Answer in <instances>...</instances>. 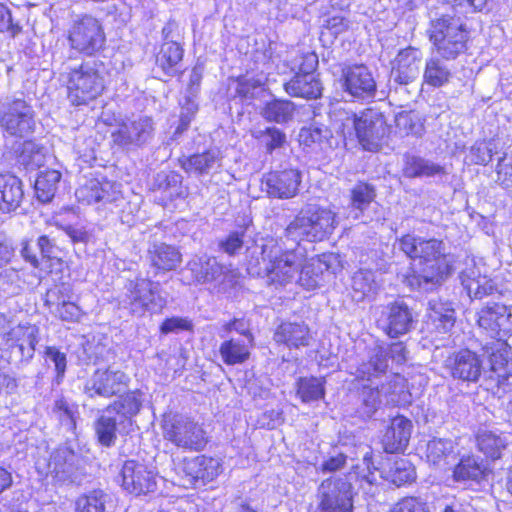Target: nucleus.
<instances>
[{"instance_id": "nucleus-59", "label": "nucleus", "mask_w": 512, "mask_h": 512, "mask_svg": "<svg viewBox=\"0 0 512 512\" xmlns=\"http://www.w3.org/2000/svg\"><path fill=\"white\" fill-rule=\"evenodd\" d=\"M199 461V481L203 484L212 481L222 471V466L218 459L205 455L198 456Z\"/></svg>"}, {"instance_id": "nucleus-12", "label": "nucleus", "mask_w": 512, "mask_h": 512, "mask_svg": "<svg viewBox=\"0 0 512 512\" xmlns=\"http://www.w3.org/2000/svg\"><path fill=\"white\" fill-rule=\"evenodd\" d=\"M319 512H352V484L342 477H330L321 482L317 489Z\"/></svg>"}, {"instance_id": "nucleus-8", "label": "nucleus", "mask_w": 512, "mask_h": 512, "mask_svg": "<svg viewBox=\"0 0 512 512\" xmlns=\"http://www.w3.org/2000/svg\"><path fill=\"white\" fill-rule=\"evenodd\" d=\"M103 64L86 62L69 73L68 98L75 106L96 99L104 90Z\"/></svg>"}, {"instance_id": "nucleus-10", "label": "nucleus", "mask_w": 512, "mask_h": 512, "mask_svg": "<svg viewBox=\"0 0 512 512\" xmlns=\"http://www.w3.org/2000/svg\"><path fill=\"white\" fill-rule=\"evenodd\" d=\"M35 111L21 97H6L0 100V127L9 135L24 138L34 132Z\"/></svg>"}, {"instance_id": "nucleus-19", "label": "nucleus", "mask_w": 512, "mask_h": 512, "mask_svg": "<svg viewBox=\"0 0 512 512\" xmlns=\"http://www.w3.org/2000/svg\"><path fill=\"white\" fill-rule=\"evenodd\" d=\"M122 487L135 495L154 492L157 486L155 473L135 460H127L122 466Z\"/></svg>"}, {"instance_id": "nucleus-58", "label": "nucleus", "mask_w": 512, "mask_h": 512, "mask_svg": "<svg viewBox=\"0 0 512 512\" xmlns=\"http://www.w3.org/2000/svg\"><path fill=\"white\" fill-rule=\"evenodd\" d=\"M462 285L470 298L482 299L484 296L491 295L494 286L486 277L481 278H462Z\"/></svg>"}, {"instance_id": "nucleus-5", "label": "nucleus", "mask_w": 512, "mask_h": 512, "mask_svg": "<svg viewBox=\"0 0 512 512\" xmlns=\"http://www.w3.org/2000/svg\"><path fill=\"white\" fill-rule=\"evenodd\" d=\"M159 286L158 282L148 278L130 280L118 297L119 306L137 317H143L146 313H159L166 305Z\"/></svg>"}, {"instance_id": "nucleus-11", "label": "nucleus", "mask_w": 512, "mask_h": 512, "mask_svg": "<svg viewBox=\"0 0 512 512\" xmlns=\"http://www.w3.org/2000/svg\"><path fill=\"white\" fill-rule=\"evenodd\" d=\"M36 466L58 484L79 483L84 475L81 456L66 445L55 449L47 463L38 461Z\"/></svg>"}, {"instance_id": "nucleus-60", "label": "nucleus", "mask_w": 512, "mask_h": 512, "mask_svg": "<svg viewBox=\"0 0 512 512\" xmlns=\"http://www.w3.org/2000/svg\"><path fill=\"white\" fill-rule=\"evenodd\" d=\"M55 315L61 319L62 321L66 322H79L83 316L82 309L73 301H67L65 302H57L55 304Z\"/></svg>"}, {"instance_id": "nucleus-2", "label": "nucleus", "mask_w": 512, "mask_h": 512, "mask_svg": "<svg viewBox=\"0 0 512 512\" xmlns=\"http://www.w3.org/2000/svg\"><path fill=\"white\" fill-rule=\"evenodd\" d=\"M270 239L261 247L262 264L258 259L249 261L251 274L264 275L267 283L275 287H285L293 283L305 262L306 249L299 242L288 244L287 240Z\"/></svg>"}, {"instance_id": "nucleus-38", "label": "nucleus", "mask_w": 512, "mask_h": 512, "mask_svg": "<svg viewBox=\"0 0 512 512\" xmlns=\"http://www.w3.org/2000/svg\"><path fill=\"white\" fill-rule=\"evenodd\" d=\"M509 436L505 433L496 434L493 431L481 430L477 434V445L487 457L496 460L501 458L503 450L508 445Z\"/></svg>"}, {"instance_id": "nucleus-21", "label": "nucleus", "mask_w": 512, "mask_h": 512, "mask_svg": "<svg viewBox=\"0 0 512 512\" xmlns=\"http://www.w3.org/2000/svg\"><path fill=\"white\" fill-rule=\"evenodd\" d=\"M398 378L378 387L363 386L357 393L356 414L363 419L370 418L377 411L381 403V395H389L388 403H396V389L400 386Z\"/></svg>"}, {"instance_id": "nucleus-44", "label": "nucleus", "mask_w": 512, "mask_h": 512, "mask_svg": "<svg viewBox=\"0 0 512 512\" xmlns=\"http://www.w3.org/2000/svg\"><path fill=\"white\" fill-rule=\"evenodd\" d=\"M182 57V47L176 40L171 39L162 44L156 62L166 74L173 75L176 72L175 67L182 60Z\"/></svg>"}, {"instance_id": "nucleus-32", "label": "nucleus", "mask_w": 512, "mask_h": 512, "mask_svg": "<svg viewBox=\"0 0 512 512\" xmlns=\"http://www.w3.org/2000/svg\"><path fill=\"white\" fill-rule=\"evenodd\" d=\"M379 289L380 283L370 269H359L351 277V295L356 302L373 299Z\"/></svg>"}, {"instance_id": "nucleus-39", "label": "nucleus", "mask_w": 512, "mask_h": 512, "mask_svg": "<svg viewBox=\"0 0 512 512\" xmlns=\"http://www.w3.org/2000/svg\"><path fill=\"white\" fill-rule=\"evenodd\" d=\"M295 111L296 107L292 101L274 99L261 108L260 115L268 122L285 124L293 119Z\"/></svg>"}, {"instance_id": "nucleus-43", "label": "nucleus", "mask_w": 512, "mask_h": 512, "mask_svg": "<svg viewBox=\"0 0 512 512\" xmlns=\"http://www.w3.org/2000/svg\"><path fill=\"white\" fill-rule=\"evenodd\" d=\"M452 72L439 58L431 57L425 63L423 81L434 88H439L449 83Z\"/></svg>"}, {"instance_id": "nucleus-27", "label": "nucleus", "mask_w": 512, "mask_h": 512, "mask_svg": "<svg viewBox=\"0 0 512 512\" xmlns=\"http://www.w3.org/2000/svg\"><path fill=\"white\" fill-rule=\"evenodd\" d=\"M147 259L157 271L168 272L176 269L182 261L179 250L170 244L153 241L149 243Z\"/></svg>"}, {"instance_id": "nucleus-35", "label": "nucleus", "mask_w": 512, "mask_h": 512, "mask_svg": "<svg viewBox=\"0 0 512 512\" xmlns=\"http://www.w3.org/2000/svg\"><path fill=\"white\" fill-rule=\"evenodd\" d=\"M388 368L387 349L382 344H375L368 350V360L362 362L356 371L357 377L369 379L381 373H385Z\"/></svg>"}, {"instance_id": "nucleus-53", "label": "nucleus", "mask_w": 512, "mask_h": 512, "mask_svg": "<svg viewBox=\"0 0 512 512\" xmlns=\"http://www.w3.org/2000/svg\"><path fill=\"white\" fill-rule=\"evenodd\" d=\"M252 135L265 146L268 153L282 148L287 142L286 134L276 127H267L264 130H257L253 132Z\"/></svg>"}, {"instance_id": "nucleus-64", "label": "nucleus", "mask_w": 512, "mask_h": 512, "mask_svg": "<svg viewBox=\"0 0 512 512\" xmlns=\"http://www.w3.org/2000/svg\"><path fill=\"white\" fill-rule=\"evenodd\" d=\"M390 512H429L425 502L416 497H405L398 501Z\"/></svg>"}, {"instance_id": "nucleus-22", "label": "nucleus", "mask_w": 512, "mask_h": 512, "mask_svg": "<svg viewBox=\"0 0 512 512\" xmlns=\"http://www.w3.org/2000/svg\"><path fill=\"white\" fill-rule=\"evenodd\" d=\"M490 365V378L498 388L512 376V349L504 340H495L484 346Z\"/></svg>"}, {"instance_id": "nucleus-48", "label": "nucleus", "mask_w": 512, "mask_h": 512, "mask_svg": "<svg viewBox=\"0 0 512 512\" xmlns=\"http://www.w3.org/2000/svg\"><path fill=\"white\" fill-rule=\"evenodd\" d=\"M44 148L34 141H25L18 155V163L27 170H35L44 164Z\"/></svg>"}, {"instance_id": "nucleus-63", "label": "nucleus", "mask_w": 512, "mask_h": 512, "mask_svg": "<svg viewBox=\"0 0 512 512\" xmlns=\"http://www.w3.org/2000/svg\"><path fill=\"white\" fill-rule=\"evenodd\" d=\"M243 238L244 232H231L224 239L219 241V248L230 256L235 255L243 248Z\"/></svg>"}, {"instance_id": "nucleus-55", "label": "nucleus", "mask_w": 512, "mask_h": 512, "mask_svg": "<svg viewBox=\"0 0 512 512\" xmlns=\"http://www.w3.org/2000/svg\"><path fill=\"white\" fill-rule=\"evenodd\" d=\"M332 133L326 126L311 125L301 128L298 141L300 145L311 147L314 144H321L331 137Z\"/></svg>"}, {"instance_id": "nucleus-29", "label": "nucleus", "mask_w": 512, "mask_h": 512, "mask_svg": "<svg viewBox=\"0 0 512 512\" xmlns=\"http://www.w3.org/2000/svg\"><path fill=\"white\" fill-rule=\"evenodd\" d=\"M192 279L197 283H210L221 279L224 266L215 257L202 255L190 260L187 264Z\"/></svg>"}, {"instance_id": "nucleus-28", "label": "nucleus", "mask_w": 512, "mask_h": 512, "mask_svg": "<svg viewBox=\"0 0 512 512\" xmlns=\"http://www.w3.org/2000/svg\"><path fill=\"white\" fill-rule=\"evenodd\" d=\"M38 333L39 329L35 325L19 324L9 330L5 341L15 344L21 354V359L29 361L34 356Z\"/></svg>"}, {"instance_id": "nucleus-15", "label": "nucleus", "mask_w": 512, "mask_h": 512, "mask_svg": "<svg viewBox=\"0 0 512 512\" xmlns=\"http://www.w3.org/2000/svg\"><path fill=\"white\" fill-rule=\"evenodd\" d=\"M482 364V360L476 352L463 348L447 356L444 361V369L453 380L477 383L482 375Z\"/></svg>"}, {"instance_id": "nucleus-13", "label": "nucleus", "mask_w": 512, "mask_h": 512, "mask_svg": "<svg viewBox=\"0 0 512 512\" xmlns=\"http://www.w3.org/2000/svg\"><path fill=\"white\" fill-rule=\"evenodd\" d=\"M68 40L72 49L92 56L104 48L106 35L102 24L96 18L85 16L72 25Z\"/></svg>"}, {"instance_id": "nucleus-42", "label": "nucleus", "mask_w": 512, "mask_h": 512, "mask_svg": "<svg viewBox=\"0 0 512 512\" xmlns=\"http://www.w3.org/2000/svg\"><path fill=\"white\" fill-rule=\"evenodd\" d=\"M111 496L103 490L95 489L80 495L75 501V512H107Z\"/></svg>"}, {"instance_id": "nucleus-54", "label": "nucleus", "mask_w": 512, "mask_h": 512, "mask_svg": "<svg viewBox=\"0 0 512 512\" xmlns=\"http://www.w3.org/2000/svg\"><path fill=\"white\" fill-rule=\"evenodd\" d=\"M182 176L175 171H161L154 177L153 186L157 190L167 192L170 197L180 194Z\"/></svg>"}, {"instance_id": "nucleus-20", "label": "nucleus", "mask_w": 512, "mask_h": 512, "mask_svg": "<svg viewBox=\"0 0 512 512\" xmlns=\"http://www.w3.org/2000/svg\"><path fill=\"white\" fill-rule=\"evenodd\" d=\"M343 88L354 98L367 99L375 96L376 81L364 64L345 65L342 68Z\"/></svg>"}, {"instance_id": "nucleus-33", "label": "nucleus", "mask_w": 512, "mask_h": 512, "mask_svg": "<svg viewBox=\"0 0 512 512\" xmlns=\"http://www.w3.org/2000/svg\"><path fill=\"white\" fill-rule=\"evenodd\" d=\"M284 88L290 96L307 99L318 98L322 93V84L313 73L296 74Z\"/></svg>"}, {"instance_id": "nucleus-51", "label": "nucleus", "mask_w": 512, "mask_h": 512, "mask_svg": "<svg viewBox=\"0 0 512 512\" xmlns=\"http://www.w3.org/2000/svg\"><path fill=\"white\" fill-rule=\"evenodd\" d=\"M415 478L414 466L404 458L396 460L387 472V479L398 487L414 481Z\"/></svg>"}, {"instance_id": "nucleus-41", "label": "nucleus", "mask_w": 512, "mask_h": 512, "mask_svg": "<svg viewBox=\"0 0 512 512\" xmlns=\"http://www.w3.org/2000/svg\"><path fill=\"white\" fill-rule=\"evenodd\" d=\"M428 317L439 332L446 333L455 323V311L447 303L440 300H430Z\"/></svg>"}, {"instance_id": "nucleus-17", "label": "nucleus", "mask_w": 512, "mask_h": 512, "mask_svg": "<svg viewBox=\"0 0 512 512\" xmlns=\"http://www.w3.org/2000/svg\"><path fill=\"white\" fill-rule=\"evenodd\" d=\"M415 322L412 308L403 300L388 303L378 319L383 331L391 338H397L408 333L412 330Z\"/></svg>"}, {"instance_id": "nucleus-3", "label": "nucleus", "mask_w": 512, "mask_h": 512, "mask_svg": "<svg viewBox=\"0 0 512 512\" xmlns=\"http://www.w3.org/2000/svg\"><path fill=\"white\" fill-rule=\"evenodd\" d=\"M329 115L337 131L345 136L354 130L360 144L369 151L377 150L390 132L384 114L377 108L365 109L358 116L351 111L334 108Z\"/></svg>"}, {"instance_id": "nucleus-50", "label": "nucleus", "mask_w": 512, "mask_h": 512, "mask_svg": "<svg viewBox=\"0 0 512 512\" xmlns=\"http://www.w3.org/2000/svg\"><path fill=\"white\" fill-rule=\"evenodd\" d=\"M376 470L377 467L373 463L371 452L364 455L362 464L352 467V473L356 475V478L361 482V488L367 493H373V487L377 482Z\"/></svg>"}, {"instance_id": "nucleus-1", "label": "nucleus", "mask_w": 512, "mask_h": 512, "mask_svg": "<svg viewBox=\"0 0 512 512\" xmlns=\"http://www.w3.org/2000/svg\"><path fill=\"white\" fill-rule=\"evenodd\" d=\"M399 248L417 261L416 268L404 280L411 289L432 291L451 274V256L442 240L406 234L399 239Z\"/></svg>"}, {"instance_id": "nucleus-23", "label": "nucleus", "mask_w": 512, "mask_h": 512, "mask_svg": "<svg viewBox=\"0 0 512 512\" xmlns=\"http://www.w3.org/2000/svg\"><path fill=\"white\" fill-rule=\"evenodd\" d=\"M300 183L301 173L297 169L271 172L265 177L268 195L278 199H290L296 196Z\"/></svg>"}, {"instance_id": "nucleus-18", "label": "nucleus", "mask_w": 512, "mask_h": 512, "mask_svg": "<svg viewBox=\"0 0 512 512\" xmlns=\"http://www.w3.org/2000/svg\"><path fill=\"white\" fill-rule=\"evenodd\" d=\"M478 324L488 334L503 340L512 335V309L496 302H487L478 312Z\"/></svg>"}, {"instance_id": "nucleus-31", "label": "nucleus", "mask_w": 512, "mask_h": 512, "mask_svg": "<svg viewBox=\"0 0 512 512\" xmlns=\"http://www.w3.org/2000/svg\"><path fill=\"white\" fill-rule=\"evenodd\" d=\"M23 197L22 181L12 174H0V210L6 213L15 210Z\"/></svg>"}, {"instance_id": "nucleus-52", "label": "nucleus", "mask_w": 512, "mask_h": 512, "mask_svg": "<svg viewBox=\"0 0 512 512\" xmlns=\"http://www.w3.org/2000/svg\"><path fill=\"white\" fill-rule=\"evenodd\" d=\"M376 198L374 185L366 182H358L351 189V206L354 209L364 211Z\"/></svg>"}, {"instance_id": "nucleus-24", "label": "nucleus", "mask_w": 512, "mask_h": 512, "mask_svg": "<svg viewBox=\"0 0 512 512\" xmlns=\"http://www.w3.org/2000/svg\"><path fill=\"white\" fill-rule=\"evenodd\" d=\"M412 428V422L408 418L402 415L392 418L382 438L384 451L387 453L404 452L409 444Z\"/></svg>"}, {"instance_id": "nucleus-26", "label": "nucleus", "mask_w": 512, "mask_h": 512, "mask_svg": "<svg viewBox=\"0 0 512 512\" xmlns=\"http://www.w3.org/2000/svg\"><path fill=\"white\" fill-rule=\"evenodd\" d=\"M457 457V445L451 439L433 438L426 445L427 461L441 471L452 469Z\"/></svg>"}, {"instance_id": "nucleus-7", "label": "nucleus", "mask_w": 512, "mask_h": 512, "mask_svg": "<svg viewBox=\"0 0 512 512\" xmlns=\"http://www.w3.org/2000/svg\"><path fill=\"white\" fill-rule=\"evenodd\" d=\"M468 38L469 32L460 18L443 15L431 22L430 40L443 59H455L463 53Z\"/></svg>"}, {"instance_id": "nucleus-4", "label": "nucleus", "mask_w": 512, "mask_h": 512, "mask_svg": "<svg viewBox=\"0 0 512 512\" xmlns=\"http://www.w3.org/2000/svg\"><path fill=\"white\" fill-rule=\"evenodd\" d=\"M335 213L317 204H307L285 229V237L322 241L332 234L336 227Z\"/></svg>"}, {"instance_id": "nucleus-16", "label": "nucleus", "mask_w": 512, "mask_h": 512, "mask_svg": "<svg viewBox=\"0 0 512 512\" xmlns=\"http://www.w3.org/2000/svg\"><path fill=\"white\" fill-rule=\"evenodd\" d=\"M154 130L152 118L143 116L122 122L111 136L120 147H142L152 140Z\"/></svg>"}, {"instance_id": "nucleus-57", "label": "nucleus", "mask_w": 512, "mask_h": 512, "mask_svg": "<svg viewBox=\"0 0 512 512\" xmlns=\"http://www.w3.org/2000/svg\"><path fill=\"white\" fill-rule=\"evenodd\" d=\"M54 412L68 431H74L76 428V418L78 407L76 404L69 403L64 397L57 399L54 403Z\"/></svg>"}, {"instance_id": "nucleus-61", "label": "nucleus", "mask_w": 512, "mask_h": 512, "mask_svg": "<svg viewBox=\"0 0 512 512\" xmlns=\"http://www.w3.org/2000/svg\"><path fill=\"white\" fill-rule=\"evenodd\" d=\"M100 189L101 182L97 179H91L76 190V197L80 202L89 205L100 203Z\"/></svg>"}, {"instance_id": "nucleus-34", "label": "nucleus", "mask_w": 512, "mask_h": 512, "mask_svg": "<svg viewBox=\"0 0 512 512\" xmlns=\"http://www.w3.org/2000/svg\"><path fill=\"white\" fill-rule=\"evenodd\" d=\"M253 340L252 334H247L245 338H231L224 341L219 348L223 362L227 365L244 363L250 357Z\"/></svg>"}, {"instance_id": "nucleus-14", "label": "nucleus", "mask_w": 512, "mask_h": 512, "mask_svg": "<svg viewBox=\"0 0 512 512\" xmlns=\"http://www.w3.org/2000/svg\"><path fill=\"white\" fill-rule=\"evenodd\" d=\"M128 383L129 376L119 369H96L85 381L83 393L89 398H110L124 392Z\"/></svg>"}, {"instance_id": "nucleus-9", "label": "nucleus", "mask_w": 512, "mask_h": 512, "mask_svg": "<svg viewBox=\"0 0 512 512\" xmlns=\"http://www.w3.org/2000/svg\"><path fill=\"white\" fill-rule=\"evenodd\" d=\"M162 428L164 438L181 449L200 451L208 442L202 426L181 414L165 415Z\"/></svg>"}, {"instance_id": "nucleus-45", "label": "nucleus", "mask_w": 512, "mask_h": 512, "mask_svg": "<svg viewBox=\"0 0 512 512\" xmlns=\"http://www.w3.org/2000/svg\"><path fill=\"white\" fill-rule=\"evenodd\" d=\"M325 380L317 377H303L297 382V396L303 403H310L324 398Z\"/></svg>"}, {"instance_id": "nucleus-49", "label": "nucleus", "mask_w": 512, "mask_h": 512, "mask_svg": "<svg viewBox=\"0 0 512 512\" xmlns=\"http://www.w3.org/2000/svg\"><path fill=\"white\" fill-rule=\"evenodd\" d=\"M141 406L139 394L137 392H130L109 405L106 408V412L108 414H117L124 418H132L140 411Z\"/></svg>"}, {"instance_id": "nucleus-25", "label": "nucleus", "mask_w": 512, "mask_h": 512, "mask_svg": "<svg viewBox=\"0 0 512 512\" xmlns=\"http://www.w3.org/2000/svg\"><path fill=\"white\" fill-rule=\"evenodd\" d=\"M180 167L188 174L204 176L216 171L222 165L221 152L216 149H208L201 153L179 158Z\"/></svg>"}, {"instance_id": "nucleus-40", "label": "nucleus", "mask_w": 512, "mask_h": 512, "mask_svg": "<svg viewBox=\"0 0 512 512\" xmlns=\"http://www.w3.org/2000/svg\"><path fill=\"white\" fill-rule=\"evenodd\" d=\"M61 177V173L57 170H45L38 174L34 188L40 202L49 203L53 200Z\"/></svg>"}, {"instance_id": "nucleus-30", "label": "nucleus", "mask_w": 512, "mask_h": 512, "mask_svg": "<svg viewBox=\"0 0 512 512\" xmlns=\"http://www.w3.org/2000/svg\"><path fill=\"white\" fill-rule=\"evenodd\" d=\"M273 338L288 348L305 347L309 345L310 330L303 322H284L277 327Z\"/></svg>"}, {"instance_id": "nucleus-62", "label": "nucleus", "mask_w": 512, "mask_h": 512, "mask_svg": "<svg viewBox=\"0 0 512 512\" xmlns=\"http://www.w3.org/2000/svg\"><path fill=\"white\" fill-rule=\"evenodd\" d=\"M199 465L198 456L185 458L178 465V473L183 475L186 484L195 485L199 481ZM183 485H185V483Z\"/></svg>"}, {"instance_id": "nucleus-6", "label": "nucleus", "mask_w": 512, "mask_h": 512, "mask_svg": "<svg viewBox=\"0 0 512 512\" xmlns=\"http://www.w3.org/2000/svg\"><path fill=\"white\" fill-rule=\"evenodd\" d=\"M422 67L420 50L408 47L398 52L392 62L389 93L406 101L416 94Z\"/></svg>"}, {"instance_id": "nucleus-47", "label": "nucleus", "mask_w": 512, "mask_h": 512, "mask_svg": "<svg viewBox=\"0 0 512 512\" xmlns=\"http://www.w3.org/2000/svg\"><path fill=\"white\" fill-rule=\"evenodd\" d=\"M321 265L319 261L306 258L294 282L306 290L316 289L322 280Z\"/></svg>"}, {"instance_id": "nucleus-46", "label": "nucleus", "mask_w": 512, "mask_h": 512, "mask_svg": "<svg viewBox=\"0 0 512 512\" xmlns=\"http://www.w3.org/2000/svg\"><path fill=\"white\" fill-rule=\"evenodd\" d=\"M98 442L104 447H111L117 440V419L106 411L94 424Z\"/></svg>"}, {"instance_id": "nucleus-37", "label": "nucleus", "mask_w": 512, "mask_h": 512, "mask_svg": "<svg viewBox=\"0 0 512 512\" xmlns=\"http://www.w3.org/2000/svg\"><path fill=\"white\" fill-rule=\"evenodd\" d=\"M453 468V477L455 481H480L485 474L486 466L484 461L477 456H463Z\"/></svg>"}, {"instance_id": "nucleus-56", "label": "nucleus", "mask_w": 512, "mask_h": 512, "mask_svg": "<svg viewBox=\"0 0 512 512\" xmlns=\"http://www.w3.org/2000/svg\"><path fill=\"white\" fill-rule=\"evenodd\" d=\"M395 127L401 136L421 135L423 125L413 112L402 111L395 115Z\"/></svg>"}, {"instance_id": "nucleus-36", "label": "nucleus", "mask_w": 512, "mask_h": 512, "mask_svg": "<svg viewBox=\"0 0 512 512\" xmlns=\"http://www.w3.org/2000/svg\"><path fill=\"white\" fill-rule=\"evenodd\" d=\"M403 173L408 178L433 177L446 174L445 168L431 160L405 155Z\"/></svg>"}]
</instances>
